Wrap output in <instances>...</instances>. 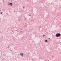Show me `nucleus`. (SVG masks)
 I'll list each match as a JSON object with an SVG mask.
<instances>
[{
    "label": "nucleus",
    "mask_w": 61,
    "mask_h": 61,
    "mask_svg": "<svg viewBox=\"0 0 61 61\" xmlns=\"http://www.w3.org/2000/svg\"><path fill=\"white\" fill-rule=\"evenodd\" d=\"M29 15V16H31V15Z\"/></svg>",
    "instance_id": "nucleus-9"
},
{
    "label": "nucleus",
    "mask_w": 61,
    "mask_h": 61,
    "mask_svg": "<svg viewBox=\"0 0 61 61\" xmlns=\"http://www.w3.org/2000/svg\"><path fill=\"white\" fill-rule=\"evenodd\" d=\"M1 14H3V12H1L0 13Z\"/></svg>",
    "instance_id": "nucleus-6"
},
{
    "label": "nucleus",
    "mask_w": 61,
    "mask_h": 61,
    "mask_svg": "<svg viewBox=\"0 0 61 61\" xmlns=\"http://www.w3.org/2000/svg\"><path fill=\"white\" fill-rule=\"evenodd\" d=\"M56 37H59V36H61V35L59 33H57L56 34Z\"/></svg>",
    "instance_id": "nucleus-1"
},
{
    "label": "nucleus",
    "mask_w": 61,
    "mask_h": 61,
    "mask_svg": "<svg viewBox=\"0 0 61 61\" xmlns=\"http://www.w3.org/2000/svg\"><path fill=\"white\" fill-rule=\"evenodd\" d=\"M1 10H0V11H1Z\"/></svg>",
    "instance_id": "nucleus-14"
},
{
    "label": "nucleus",
    "mask_w": 61,
    "mask_h": 61,
    "mask_svg": "<svg viewBox=\"0 0 61 61\" xmlns=\"http://www.w3.org/2000/svg\"><path fill=\"white\" fill-rule=\"evenodd\" d=\"M49 39H50V38H49Z\"/></svg>",
    "instance_id": "nucleus-12"
},
{
    "label": "nucleus",
    "mask_w": 61,
    "mask_h": 61,
    "mask_svg": "<svg viewBox=\"0 0 61 61\" xmlns=\"http://www.w3.org/2000/svg\"><path fill=\"white\" fill-rule=\"evenodd\" d=\"M13 5V4L12 3H10V5H11V6H12Z\"/></svg>",
    "instance_id": "nucleus-3"
},
{
    "label": "nucleus",
    "mask_w": 61,
    "mask_h": 61,
    "mask_svg": "<svg viewBox=\"0 0 61 61\" xmlns=\"http://www.w3.org/2000/svg\"><path fill=\"white\" fill-rule=\"evenodd\" d=\"M23 38V37H22V38Z\"/></svg>",
    "instance_id": "nucleus-13"
},
{
    "label": "nucleus",
    "mask_w": 61,
    "mask_h": 61,
    "mask_svg": "<svg viewBox=\"0 0 61 61\" xmlns=\"http://www.w3.org/2000/svg\"><path fill=\"white\" fill-rule=\"evenodd\" d=\"M51 5H52V3H51Z\"/></svg>",
    "instance_id": "nucleus-15"
},
{
    "label": "nucleus",
    "mask_w": 61,
    "mask_h": 61,
    "mask_svg": "<svg viewBox=\"0 0 61 61\" xmlns=\"http://www.w3.org/2000/svg\"><path fill=\"white\" fill-rule=\"evenodd\" d=\"M13 45V46H14V45Z\"/></svg>",
    "instance_id": "nucleus-18"
},
{
    "label": "nucleus",
    "mask_w": 61,
    "mask_h": 61,
    "mask_svg": "<svg viewBox=\"0 0 61 61\" xmlns=\"http://www.w3.org/2000/svg\"><path fill=\"white\" fill-rule=\"evenodd\" d=\"M10 3L9 2H8V5H10Z\"/></svg>",
    "instance_id": "nucleus-4"
},
{
    "label": "nucleus",
    "mask_w": 61,
    "mask_h": 61,
    "mask_svg": "<svg viewBox=\"0 0 61 61\" xmlns=\"http://www.w3.org/2000/svg\"><path fill=\"white\" fill-rule=\"evenodd\" d=\"M45 41L46 42H47V40H46Z\"/></svg>",
    "instance_id": "nucleus-5"
},
{
    "label": "nucleus",
    "mask_w": 61,
    "mask_h": 61,
    "mask_svg": "<svg viewBox=\"0 0 61 61\" xmlns=\"http://www.w3.org/2000/svg\"><path fill=\"white\" fill-rule=\"evenodd\" d=\"M12 45H13V44H12Z\"/></svg>",
    "instance_id": "nucleus-16"
},
{
    "label": "nucleus",
    "mask_w": 61,
    "mask_h": 61,
    "mask_svg": "<svg viewBox=\"0 0 61 61\" xmlns=\"http://www.w3.org/2000/svg\"><path fill=\"white\" fill-rule=\"evenodd\" d=\"M8 48H9L10 47H9V46H8Z\"/></svg>",
    "instance_id": "nucleus-10"
},
{
    "label": "nucleus",
    "mask_w": 61,
    "mask_h": 61,
    "mask_svg": "<svg viewBox=\"0 0 61 61\" xmlns=\"http://www.w3.org/2000/svg\"><path fill=\"white\" fill-rule=\"evenodd\" d=\"M1 20V19H0V20Z\"/></svg>",
    "instance_id": "nucleus-17"
},
{
    "label": "nucleus",
    "mask_w": 61,
    "mask_h": 61,
    "mask_svg": "<svg viewBox=\"0 0 61 61\" xmlns=\"http://www.w3.org/2000/svg\"><path fill=\"white\" fill-rule=\"evenodd\" d=\"M14 12H15V11H14Z\"/></svg>",
    "instance_id": "nucleus-19"
},
{
    "label": "nucleus",
    "mask_w": 61,
    "mask_h": 61,
    "mask_svg": "<svg viewBox=\"0 0 61 61\" xmlns=\"http://www.w3.org/2000/svg\"><path fill=\"white\" fill-rule=\"evenodd\" d=\"M45 36V35H43V37H44V36Z\"/></svg>",
    "instance_id": "nucleus-7"
},
{
    "label": "nucleus",
    "mask_w": 61,
    "mask_h": 61,
    "mask_svg": "<svg viewBox=\"0 0 61 61\" xmlns=\"http://www.w3.org/2000/svg\"><path fill=\"white\" fill-rule=\"evenodd\" d=\"M2 1H3V2H4V1L3 0H2Z\"/></svg>",
    "instance_id": "nucleus-8"
},
{
    "label": "nucleus",
    "mask_w": 61,
    "mask_h": 61,
    "mask_svg": "<svg viewBox=\"0 0 61 61\" xmlns=\"http://www.w3.org/2000/svg\"><path fill=\"white\" fill-rule=\"evenodd\" d=\"M24 8H25V7H23V9H24Z\"/></svg>",
    "instance_id": "nucleus-11"
},
{
    "label": "nucleus",
    "mask_w": 61,
    "mask_h": 61,
    "mask_svg": "<svg viewBox=\"0 0 61 61\" xmlns=\"http://www.w3.org/2000/svg\"><path fill=\"white\" fill-rule=\"evenodd\" d=\"M20 55H21L22 56H23V55H24V53H20Z\"/></svg>",
    "instance_id": "nucleus-2"
}]
</instances>
